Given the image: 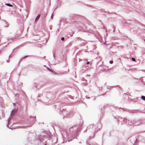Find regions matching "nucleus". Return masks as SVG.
I'll return each mask as SVG.
<instances>
[{"label":"nucleus","mask_w":145,"mask_h":145,"mask_svg":"<svg viewBox=\"0 0 145 145\" xmlns=\"http://www.w3.org/2000/svg\"><path fill=\"white\" fill-rule=\"evenodd\" d=\"M80 129L77 127H74L72 128H71L69 131L70 132V134L67 132V135L68 136H75L78 134V132L79 130Z\"/></svg>","instance_id":"nucleus-1"},{"label":"nucleus","mask_w":145,"mask_h":145,"mask_svg":"<svg viewBox=\"0 0 145 145\" xmlns=\"http://www.w3.org/2000/svg\"><path fill=\"white\" fill-rule=\"evenodd\" d=\"M120 120H118V122L120 121V120H121V121H123V123L122 124L124 123H128L129 125H131L132 124H134V125L135 126H138L141 124L140 122L139 121L136 122L134 120L133 122H132V121H130L129 122V121L127 120L126 119H123L122 118H120Z\"/></svg>","instance_id":"nucleus-2"},{"label":"nucleus","mask_w":145,"mask_h":145,"mask_svg":"<svg viewBox=\"0 0 145 145\" xmlns=\"http://www.w3.org/2000/svg\"><path fill=\"white\" fill-rule=\"evenodd\" d=\"M29 118L30 119V121H29V120L28 119V118L26 117H25V118L24 121L25 122H27L28 123H31V124L32 125L34 123L36 119L34 117H31L29 116Z\"/></svg>","instance_id":"nucleus-3"},{"label":"nucleus","mask_w":145,"mask_h":145,"mask_svg":"<svg viewBox=\"0 0 145 145\" xmlns=\"http://www.w3.org/2000/svg\"><path fill=\"white\" fill-rule=\"evenodd\" d=\"M17 111V108H16V107H14V109L12 111L11 113V115L13 116L14 114Z\"/></svg>","instance_id":"nucleus-4"},{"label":"nucleus","mask_w":145,"mask_h":145,"mask_svg":"<svg viewBox=\"0 0 145 145\" xmlns=\"http://www.w3.org/2000/svg\"><path fill=\"white\" fill-rule=\"evenodd\" d=\"M62 114L64 116H69V113L65 110H63L62 111Z\"/></svg>","instance_id":"nucleus-5"},{"label":"nucleus","mask_w":145,"mask_h":145,"mask_svg":"<svg viewBox=\"0 0 145 145\" xmlns=\"http://www.w3.org/2000/svg\"><path fill=\"white\" fill-rule=\"evenodd\" d=\"M91 127L92 128L93 130L94 129L95 131V132H97L100 129V128L99 129L98 128H96V126L95 125H91Z\"/></svg>","instance_id":"nucleus-6"},{"label":"nucleus","mask_w":145,"mask_h":145,"mask_svg":"<svg viewBox=\"0 0 145 145\" xmlns=\"http://www.w3.org/2000/svg\"><path fill=\"white\" fill-rule=\"evenodd\" d=\"M40 14H39L37 17H36V18L35 20V23L37 22L39 20L40 17Z\"/></svg>","instance_id":"nucleus-7"},{"label":"nucleus","mask_w":145,"mask_h":145,"mask_svg":"<svg viewBox=\"0 0 145 145\" xmlns=\"http://www.w3.org/2000/svg\"><path fill=\"white\" fill-rule=\"evenodd\" d=\"M10 119L11 118H9L8 119V125H7V126L9 128H10L8 127V125H9V121L10 120Z\"/></svg>","instance_id":"nucleus-8"},{"label":"nucleus","mask_w":145,"mask_h":145,"mask_svg":"<svg viewBox=\"0 0 145 145\" xmlns=\"http://www.w3.org/2000/svg\"><path fill=\"white\" fill-rule=\"evenodd\" d=\"M5 5L8 6H9V7H12L13 6L12 5H11L10 4H9V3H6L5 4Z\"/></svg>","instance_id":"nucleus-9"},{"label":"nucleus","mask_w":145,"mask_h":145,"mask_svg":"<svg viewBox=\"0 0 145 145\" xmlns=\"http://www.w3.org/2000/svg\"><path fill=\"white\" fill-rule=\"evenodd\" d=\"M47 69L49 71H50L51 72H54V71H53L52 70L50 69V68H49L48 67H47Z\"/></svg>","instance_id":"nucleus-10"},{"label":"nucleus","mask_w":145,"mask_h":145,"mask_svg":"<svg viewBox=\"0 0 145 145\" xmlns=\"http://www.w3.org/2000/svg\"><path fill=\"white\" fill-rule=\"evenodd\" d=\"M141 98L144 101H145V96L142 95L141 97Z\"/></svg>","instance_id":"nucleus-11"},{"label":"nucleus","mask_w":145,"mask_h":145,"mask_svg":"<svg viewBox=\"0 0 145 145\" xmlns=\"http://www.w3.org/2000/svg\"><path fill=\"white\" fill-rule=\"evenodd\" d=\"M5 23L6 24V25H5L4 27H8V25L7 24V23L6 22H5Z\"/></svg>","instance_id":"nucleus-12"},{"label":"nucleus","mask_w":145,"mask_h":145,"mask_svg":"<svg viewBox=\"0 0 145 145\" xmlns=\"http://www.w3.org/2000/svg\"><path fill=\"white\" fill-rule=\"evenodd\" d=\"M101 125H102L101 123H99L98 124V126H100L101 128Z\"/></svg>","instance_id":"nucleus-13"},{"label":"nucleus","mask_w":145,"mask_h":145,"mask_svg":"<svg viewBox=\"0 0 145 145\" xmlns=\"http://www.w3.org/2000/svg\"><path fill=\"white\" fill-rule=\"evenodd\" d=\"M61 40L62 41H64L65 40V38L64 37H63L61 38Z\"/></svg>","instance_id":"nucleus-14"},{"label":"nucleus","mask_w":145,"mask_h":145,"mask_svg":"<svg viewBox=\"0 0 145 145\" xmlns=\"http://www.w3.org/2000/svg\"><path fill=\"white\" fill-rule=\"evenodd\" d=\"M132 61H135V59L134 58V57L132 58Z\"/></svg>","instance_id":"nucleus-15"},{"label":"nucleus","mask_w":145,"mask_h":145,"mask_svg":"<svg viewBox=\"0 0 145 145\" xmlns=\"http://www.w3.org/2000/svg\"><path fill=\"white\" fill-rule=\"evenodd\" d=\"M110 64H112L113 63V61H110L109 62Z\"/></svg>","instance_id":"nucleus-16"},{"label":"nucleus","mask_w":145,"mask_h":145,"mask_svg":"<svg viewBox=\"0 0 145 145\" xmlns=\"http://www.w3.org/2000/svg\"><path fill=\"white\" fill-rule=\"evenodd\" d=\"M89 64V61H88L87 62V64Z\"/></svg>","instance_id":"nucleus-17"},{"label":"nucleus","mask_w":145,"mask_h":145,"mask_svg":"<svg viewBox=\"0 0 145 145\" xmlns=\"http://www.w3.org/2000/svg\"><path fill=\"white\" fill-rule=\"evenodd\" d=\"M7 63H8L9 62V60H7Z\"/></svg>","instance_id":"nucleus-18"},{"label":"nucleus","mask_w":145,"mask_h":145,"mask_svg":"<svg viewBox=\"0 0 145 145\" xmlns=\"http://www.w3.org/2000/svg\"><path fill=\"white\" fill-rule=\"evenodd\" d=\"M15 104H16L15 103H13V105L14 106H15Z\"/></svg>","instance_id":"nucleus-19"},{"label":"nucleus","mask_w":145,"mask_h":145,"mask_svg":"<svg viewBox=\"0 0 145 145\" xmlns=\"http://www.w3.org/2000/svg\"><path fill=\"white\" fill-rule=\"evenodd\" d=\"M31 126V125H27V126L28 127H30Z\"/></svg>","instance_id":"nucleus-20"},{"label":"nucleus","mask_w":145,"mask_h":145,"mask_svg":"<svg viewBox=\"0 0 145 145\" xmlns=\"http://www.w3.org/2000/svg\"><path fill=\"white\" fill-rule=\"evenodd\" d=\"M21 127H18L17 128H21Z\"/></svg>","instance_id":"nucleus-21"},{"label":"nucleus","mask_w":145,"mask_h":145,"mask_svg":"<svg viewBox=\"0 0 145 145\" xmlns=\"http://www.w3.org/2000/svg\"><path fill=\"white\" fill-rule=\"evenodd\" d=\"M27 56H25L24 58H25L26 57H27Z\"/></svg>","instance_id":"nucleus-22"},{"label":"nucleus","mask_w":145,"mask_h":145,"mask_svg":"<svg viewBox=\"0 0 145 145\" xmlns=\"http://www.w3.org/2000/svg\"><path fill=\"white\" fill-rule=\"evenodd\" d=\"M86 131H84V132H86Z\"/></svg>","instance_id":"nucleus-23"},{"label":"nucleus","mask_w":145,"mask_h":145,"mask_svg":"<svg viewBox=\"0 0 145 145\" xmlns=\"http://www.w3.org/2000/svg\"><path fill=\"white\" fill-rule=\"evenodd\" d=\"M86 142L88 143V141L87 140L86 141Z\"/></svg>","instance_id":"nucleus-24"},{"label":"nucleus","mask_w":145,"mask_h":145,"mask_svg":"<svg viewBox=\"0 0 145 145\" xmlns=\"http://www.w3.org/2000/svg\"><path fill=\"white\" fill-rule=\"evenodd\" d=\"M54 58H55V56L54 55Z\"/></svg>","instance_id":"nucleus-25"},{"label":"nucleus","mask_w":145,"mask_h":145,"mask_svg":"<svg viewBox=\"0 0 145 145\" xmlns=\"http://www.w3.org/2000/svg\"><path fill=\"white\" fill-rule=\"evenodd\" d=\"M39 140H40V141H41V140L40 139H39Z\"/></svg>","instance_id":"nucleus-26"},{"label":"nucleus","mask_w":145,"mask_h":145,"mask_svg":"<svg viewBox=\"0 0 145 145\" xmlns=\"http://www.w3.org/2000/svg\"><path fill=\"white\" fill-rule=\"evenodd\" d=\"M106 36L107 35V33L106 34Z\"/></svg>","instance_id":"nucleus-27"},{"label":"nucleus","mask_w":145,"mask_h":145,"mask_svg":"<svg viewBox=\"0 0 145 145\" xmlns=\"http://www.w3.org/2000/svg\"><path fill=\"white\" fill-rule=\"evenodd\" d=\"M106 32H107V30H106Z\"/></svg>","instance_id":"nucleus-28"},{"label":"nucleus","mask_w":145,"mask_h":145,"mask_svg":"<svg viewBox=\"0 0 145 145\" xmlns=\"http://www.w3.org/2000/svg\"><path fill=\"white\" fill-rule=\"evenodd\" d=\"M51 17H52V16Z\"/></svg>","instance_id":"nucleus-29"},{"label":"nucleus","mask_w":145,"mask_h":145,"mask_svg":"<svg viewBox=\"0 0 145 145\" xmlns=\"http://www.w3.org/2000/svg\"><path fill=\"white\" fill-rule=\"evenodd\" d=\"M144 41H145V39H144Z\"/></svg>","instance_id":"nucleus-30"}]
</instances>
